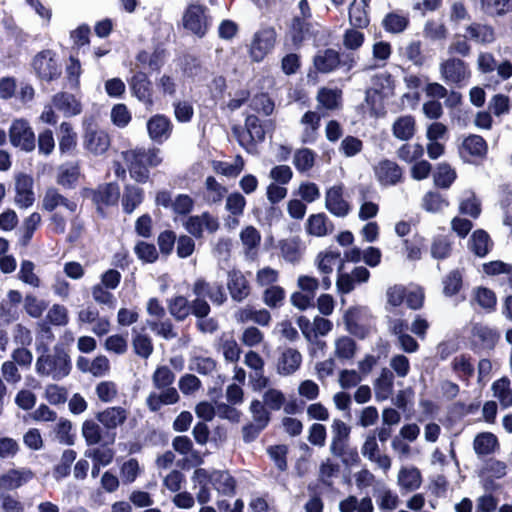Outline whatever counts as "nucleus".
I'll use <instances>...</instances> for the list:
<instances>
[{
	"instance_id": "f257e3e1",
	"label": "nucleus",
	"mask_w": 512,
	"mask_h": 512,
	"mask_svg": "<svg viewBox=\"0 0 512 512\" xmlns=\"http://www.w3.org/2000/svg\"><path fill=\"white\" fill-rule=\"evenodd\" d=\"M35 369L40 376L60 380L70 373V357L63 347L56 345L52 353L42 354L37 358Z\"/></svg>"
},
{
	"instance_id": "f03ea898",
	"label": "nucleus",
	"mask_w": 512,
	"mask_h": 512,
	"mask_svg": "<svg viewBox=\"0 0 512 512\" xmlns=\"http://www.w3.org/2000/svg\"><path fill=\"white\" fill-rule=\"evenodd\" d=\"M8 136L11 145L23 152H32L36 147L35 133L28 120L24 118L12 120Z\"/></svg>"
},
{
	"instance_id": "7ed1b4c3",
	"label": "nucleus",
	"mask_w": 512,
	"mask_h": 512,
	"mask_svg": "<svg viewBox=\"0 0 512 512\" xmlns=\"http://www.w3.org/2000/svg\"><path fill=\"white\" fill-rule=\"evenodd\" d=\"M32 67L37 76L45 81H52L61 75L57 54L50 49L38 52L33 58Z\"/></svg>"
},
{
	"instance_id": "20e7f679",
	"label": "nucleus",
	"mask_w": 512,
	"mask_h": 512,
	"mask_svg": "<svg viewBox=\"0 0 512 512\" xmlns=\"http://www.w3.org/2000/svg\"><path fill=\"white\" fill-rule=\"evenodd\" d=\"M277 33L273 27H263L258 30L250 43L249 55L255 62L262 61L274 48Z\"/></svg>"
},
{
	"instance_id": "39448f33",
	"label": "nucleus",
	"mask_w": 512,
	"mask_h": 512,
	"mask_svg": "<svg viewBox=\"0 0 512 512\" xmlns=\"http://www.w3.org/2000/svg\"><path fill=\"white\" fill-rule=\"evenodd\" d=\"M355 61L353 57H347L341 60L338 51L327 48L319 50L313 58V66L319 73H330L333 72L340 65L346 66L347 70L353 68Z\"/></svg>"
},
{
	"instance_id": "423d86ee",
	"label": "nucleus",
	"mask_w": 512,
	"mask_h": 512,
	"mask_svg": "<svg viewBox=\"0 0 512 512\" xmlns=\"http://www.w3.org/2000/svg\"><path fill=\"white\" fill-rule=\"evenodd\" d=\"M128 414V411L121 406L107 407L96 414V420L106 431L108 443L115 441V430L126 422Z\"/></svg>"
},
{
	"instance_id": "0eeeda50",
	"label": "nucleus",
	"mask_w": 512,
	"mask_h": 512,
	"mask_svg": "<svg viewBox=\"0 0 512 512\" xmlns=\"http://www.w3.org/2000/svg\"><path fill=\"white\" fill-rule=\"evenodd\" d=\"M439 72L442 80L447 84L460 85L470 77L467 63L456 57L442 60L439 63Z\"/></svg>"
},
{
	"instance_id": "6e6552de",
	"label": "nucleus",
	"mask_w": 512,
	"mask_h": 512,
	"mask_svg": "<svg viewBox=\"0 0 512 512\" xmlns=\"http://www.w3.org/2000/svg\"><path fill=\"white\" fill-rule=\"evenodd\" d=\"M186 231L196 238L203 236V231L215 233L219 229V221L209 212L200 215L190 216L183 222Z\"/></svg>"
},
{
	"instance_id": "1a4fd4ad",
	"label": "nucleus",
	"mask_w": 512,
	"mask_h": 512,
	"mask_svg": "<svg viewBox=\"0 0 512 512\" xmlns=\"http://www.w3.org/2000/svg\"><path fill=\"white\" fill-rule=\"evenodd\" d=\"M122 157L127 165L130 176L137 182H146L149 178V170L144 164L145 150L131 149L122 152Z\"/></svg>"
},
{
	"instance_id": "9d476101",
	"label": "nucleus",
	"mask_w": 512,
	"mask_h": 512,
	"mask_svg": "<svg viewBox=\"0 0 512 512\" xmlns=\"http://www.w3.org/2000/svg\"><path fill=\"white\" fill-rule=\"evenodd\" d=\"M83 146L94 155H102L110 147V137L103 129L88 126L83 135Z\"/></svg>"
},
{
	"instance_id": "9b49d317",
	"label": "nucleus",
	"mask_w": 512,
	"mask_h": 512,
	"mask_svg": "<svg viewBox=\"0 0 512 512\" xmlns=\"http://www.w3.org/2000/svg\"><path fill=\"white\" fill-rule=\"evenodd\" d=\"M325 208L336 217H345L349 214L351 207L344 198V186L334 185L325 193Z\"/></svg>"
},
{
	"instance_id": "f8f14e48",
	"label": "nucleus",
	"mask_w": 512,
	"mask_h": 512,
	"mask_svg": "<svg viewBox=\"0 0 512 512\" xmlns=\"http://www.w3.org/2000/svg\"><path fill=\"white\" fill-rule=\"evenodd\" d=\"M373 171L376 180L382 186H394L401 182L403 176L401 167L389 159L379 161Z\"/></svg>"
},
{
	"instance_id": "ddd939ff",
	"label": "nucleus",
	"mask_w": 512,
	"mask_h": 512,
	"mask_svg": "<svg viewBox=\"0 0 512 512\" xmlns=\"http://www.w3.org/2000/svg\"><path fill=\"white\" fill-rule=\"evenodd\" d=\"M362 455L369 461L374 462L384 472L391 468V458L386 454L380 453V448L375 433H368L361 446Z\"/></svg>"
},
{
	"instance_id": "4468645a",
	"label": "nucleus",
	"mask_w": 512,
	"mask_h": 512,
	"mask_svg": "<svg viewBox=\"0 0 512 512\" xmlns=\"http://www.w3.org/2000/svg\"><path fill=\"white\" fill-rule=\"evenodd\" d=\"M183 25L193 34L203 36L207 30V17L204 7L196 4L190 5L183 15Z\"/></svg>"
},
{
	"instance_id": "2eb2a0df",
	"label": "nucleus",
	"mask_w": 512,
	"mask_h": 512,
	"mask_svg": "<svg viewBox=\"0 0 512 512\" xmlns=\"http://www.w3.org/2000/svg\"><path fill=\"white\" fill-rule=\"evenodd\" d=\"M146 127L149 138L161 144L170 137L173 125L168 117L156 114L147 121Z\"/></svg>"
},
{
	"instance_id": "dca6fc26",
	"label": "nucleus",
	"mask_w": 512,
	"mask_h": 512,
	"mask_svg": "<svg viewBox=\"0 0 512 512\" xmlns=\"http://www.w3.org/2000/svg\"><path fill=\"white\" fill-rule=\"evenodd\" d=\"M92 200L97 206V211L104 216V206H112L117 204L120 196V189L117 184L108 183L100 185L92 192Z\"/></svg>"
},
{
	"instance_id": "f3484780",
	"label": "nucleus",
	"mask_w": 512,
	"mask_h": 512,
	"mask_svg": "<svg viewBox=\"0 0 512 512\" xmlns=\"http://www.w3.org/2000/svg\"><path fill=\"white\" fill-rule=\"evenodd\" d=\"M15 203L20 208H28L34 202L33 178L25 173L15 176Z\"/></svg>"
},
{
	"instance_id": "a211bd4d",
	"label": "nucleus",
	"mask_w": 512,
	"mask_h": 512,
	"mask_svg": "<svg viewBox=\"0 0 512 512\" xmlns=\"http://www.w3.org/2000/svg\"><path fill=\"white\" fill-rule=\"evenodd\" d=\"M227 288L231 298L236 302H242L250 294V286L244 274L237 269L227 273Z\"/></svg>"
},
{
	"instance_id": "6ab92c4d",
	"label": "nucleus",
	"mask_w": 512,
	"mask_h": 512,
	"mask_svg": "<svg viewBox=\"0 0 512 512\" xmlns=\"http://www.w3.org/2000/svg\"><path fill=\"white\" fill-rule=\"evenodd\" d=\"M34 472L29 468H15L0 475V489L15 490L34 478Z\"/></svg>"
},
{
	"instance_id": "aec40b11",
	"label": "nucleus",
	"mask_w": 512,
	"mask_h": 512,
	"mask_svg": "<svg viewBox=\"0 0 512 512\" xmlns=\"http://www.w3.org/2000/svg\"><path fill=\"white\" fill-rule=\"evenodd\" d=\"M192 291L197 297H203L205 295L208 296L212 303L218 306L224 304L227 300L224 287L221 283L211 285L202 278H199L194 282Z\"/></svg>"
},
{
	"instance_id": "412c9836",
	"label": "nucleus",
	"mask_w": 512,
	"mask_h": 512,
	"mask_svg": "<svg viewBox=\"0 0 512 512\" xmlns=\"http://www.w3.org/2000/svg\"><path fill=\"white\" fill-rule=\"evenodd\" d=\"M301 363V353L294 348H287L277 359L276 371L281 376H290L300 368Z\"/></svg>"
},
{
	"instance_id": "4be33fe9",
	"label": "nucleus",
	"mask_w": 512,
	"mask_h": 512,
	"mask_svg": "<svg viewBox=\"0 0 512 512\" xmlns=\"http://www.w3.org/2000/svg\"><path fill=\"white\" fill-rule=\"evenodd\" d=\"M422 474L414 466H404L397 474V485L403 492H414L422 485Z\"/></svg>"
},
{
	"instance_id": "5701e85b",
	"label": "nucleus",
	"mask_w": 512,
	"mask_h": 512,
	"mask_svg": "<svg viewBox=\"0 0 512 512\" xmlns=\"http://www.w3.org/2000/svg\"><path fill=\"white\" fill-rule=\"evenodd\" d=\"M160 392H152L146 399V405L152 412H156L164 405H173L180 399L176 388L170 386L158 389Z\"/></svg>"
},
{
	"instance_id": "b1692460",
	"label": "nucleus",
	"mask_w": 512,
	"mask_h": 512,
	"mask_svg": "<svg viewBox=\"0 0 512 512\" xmlns=\"http://www.w3.org/2000/svg\"><path fill=\"white\" fill-rule=\"evenodd\" d=\"M59 206L65 207L72 213L77 210V204L61 195L56 188H47L42 199V208L51 212Z\"/></svg>"
},
{
	"instance_id": "393cba45",
	"label": "nucleus",
	"mask_w": 512,
	"mask_h": 512,
	"mask_svg": "<svg viewBox=\"0 0 512 512\" xmlns=\"http://www.w3.org/2000/svg\"><path fill=\"white\" fill-rule=\"evenodd\" d=\"M81 434L88 446L108 443V437L103 426L93 419H87L82 423Z\"/></svg>"
},
{
	"instance_id": "a878e982",
	"label": "nucleus",
	"mask_w": 512,
	"mask_h": 512,
	"mask_svg": "<svg viewBox=\"0 0 512 512\" xmlns=\"http://www.w3.org/2000/svg\"><path fill=\"white\" fill-rule=\"evenodd\" d=\"M394 373L389 368H382L379 377L375 380L374 391L377 401L387 400L393 393Z\"/></svg>"
},
{
	"instance_id": "bb28decb",
	"label": "nucleus",
	"mask_w": 512,
	"mask_h": 512,
	"mask_svg": "<svg viewBox=\"0 0 512 512\" xmlns=\"http://www.w3.org/2000/svg\"><path fill=\"white\" fill-rule=\"evenodd\" d=\"M498 339V334L485 325L475 324L472 328V342L482 349H493Z\"/></svg>"
},
{
	"instance_id": "cd10ccee",
	"label": "nucleus",
	"mask_w": 512,
	"mask_h": 512,
	"mask_svg": "<svg viewBox=\"0 0 512 512\" xmlns=\"http://www.w3.org/2000/svg\"><path fill=\"white\" fill-rule=\"evenodd\" d=\"M306 232L315 237H324L333 231V225L324 213L312 214L305 225Z\"/></svg>"
},
{
	"instance_id": "c85d7f7f",
	"label": "nucleus",
	"mask_w": 512,
	"mask_h": 512,
	"mask_svg": "<svg viewBox=\"0 0 512 512\" xmlns=\"http://www.w3.org/2000/svg\"><path fill=\"white\" fill-rule=\"evenodd\" d=\"M487 150L486 141L481 136L472 134L463 140L460 154L463 158L468 156L482 158L486 155Z\"/></svg>"
},
{
	"instance_id": "c756f323",
	"label": "nucleus",
	"mask_w": 512,
	"mask_h": 512,
	"mask_svg": "<svg viewBox=\"0 0 512 512\" xmlns=\"http://www.w3.org/2000/svg\"><path fill=\"white\" fill-rule=\"evenodd\" d=\"M357 353V344L349 336H340L334 341V359L341 362H347L354 359Z\"/></svg>"
},
{
	"instance_id": "7c9ffc66",
	"label": "nucleus",
	"mask_w": 512,
	"mask_h": 512,
	"mask_svg": "<svg viewBox=\"0 0 512 512\" xmlns=\"http://www.w3.org/2000/svg\"><path fill=\"white\" fill-rule=\"evenodd\" d=\"M416 131V121L411 115L398 117L392 125V133L395 138L401 141L411 139Z\"/></svg>"
},
{
	"instance_id": "2f4dec72",
	"label": "nucleus",
	"mask_w": 512,
	"mask_h": 512,
	"mask_svg": "<svg viewBox=\"0 0 512 512\" xmlns=\"http://www.w3.org/2000/svg\"><path fill=\"white\" fill-rule=\"evenodd\" d=\"M374 497L380 510L393 511L398 508L400 498L396 492L382 485L374 491Z\"/></svg>"
},
{
	"instance_id": "473e14b6",
	"label": "nucleus",
	"mask_w": 512,
	"mask_h": 512,
	"mask_svg": "<svg viewBox=\"0 0 512 512\" xmlns=\"http://www.w3.org/2000/svg\"><path fill=\"white\" fill-rule=\"evenodd\" d=\"M131 88L139 101L150 107L153 105L150 81L145 74H136L132 79Z\"/></svg>"
},
{
	"instance_id": "72a5a7b5",
	"label": "nucleus",
	"mask_w": 512,
	"mask_h": 512,
	"mask_svg": "<svg viewBox=\"0 0 512 512\" xmlns=\"http://www.w3.org/2000/svg\"><path fill=\"white\" fill-rule=\"evenodd\" d=\"M493 397L503 408L512 406V389L510 379L506 376L494 381L491 386Z\"/></svg>"
},
{
	"instance_id": "f704fd0d",
	"label": "nucleus",
	"mask_w": 512,
	"mask_h": 512,
	"mask_svg": "<svg viewBox=\"0 0 512 512\" xmlns=\"http://www.w3.org/2000/svg\"><path fill=\"white\" fill-rule=\"evenodd\" d=\"M473 448L478 456L492 454L498 448V439L491 432L479 433L474 438Z\"/></svg>"
},
{
	"instance_id": "c9c22d12",
	"label": "nucleus",
	"mask_w": 512,
	"mask_h": 512,
	"mask_svg": "<svg viewBox=\"0 0 512 512\" xmlns=\"http://www.w3.org/2000/svg\"><path fill=\"white\" fill-rule=\"evenodd\" d=\"M321 115L315 111H307L301 118L300 123L304 126L302 140L305 143L313 142L316 139L320 126Z\"/></svg>"
},
{
	"instance_id": "e433bc0d",
	"label": "nucleus",
	"mask_w": 512,
	"mask_h": 512,
	"mask_svg": "<svg viewBox=\"0 0 512 512\" xmlns=\"http://www.w3.org/2000/svg\"><path fill=\"white\" fill-rule=\"evenodd\" d=\"M371 91L378 94L381 98H389L393 96L395 83L390 74L381 73L375 75L371 80Z\"/></svg>"
},
{
	"instance_id": "4c0bfd02",
	"label": "nucleus",
	"mask_w": 512,
	"mask_h": 512,
	"mask_svg": "<svg viewBox=\"0 0 512 512\" xmlns=\"http://www.w3.org/2000/svg\"><path fill=\"white\" fill-rule=\"evenodd\" d=\"M170 315L176 321H184L191 314L189 300L183 295H176L167 301Z\"/></svg>"
},
{
	"instance_id": "58836bf2",
	"label": "nucleus",
	"mask_w": 512,
	"mask_h": 512,
	"mask_svg": "<svg viewBox=\"0 0 512 512\" xmlns=\"http://www.w3.org/2000/svg\"><path fill=\"white\" fill-rule=\"evenodd\" d=\"M52 101L54 106L65 116H74L81 112V104L69 93H58Z\"/></svg>"
},
{
	"instance_id": "ea45409f",
	"label": "nucleus",
	"mask_w": 512,
	"mask_h": 512,
	"mask_svg": "<svg viewBox=\"0 0 512 512\" xmlns=\"http://www.w3.org/2000/svg\"><path fill=\"white\" fill-rule=\"evenodd\" d=\"M210 483L215 490L224 495H232L235 491V480L226 471H213L211 473Z\"/></svg>"
},
{
	"instance_id": "a19ab883",
	"label": "nucleus",
	"mask_w": 512,
	"mask_h": 512,
	"mask_svg": "<svg viewBox=\"0 0 512 512\" xmlns=\"http://www.w3.org/2000/svg\"><path fill=\"white\" fill-rule=\"evenodd\" d=\"M341 96V90L323 87L319 89L316 96L318 107L327 110H335L340 106Z\"/></svg>"
},
{
	"instance_id": "79ce46f5",
	"label": "nucleus",
	"mask_w": 512,
	"mask_h": 512,
	"mask_svg": "<svg viewBox=\"0 0 512 512\" xmlns=\"http://www.w3.org/2000/svg\"><path fill=\"white\" fill-rule=\"evenodd\" d=\"M466 32L467 37L477 43L489 44L495 40L494 30L485 24L472 23L466 28Z\"/></svg>"
},
{
	"instance_id": "37998d69",
	"label": "nucleus",
	"mask_w": 512,
	"mask_h": 512,
	"mask_svg": "<svg viewBox=\"0 0 512 512\" xmlns=\"http://www.w3.org/2000/svg\"><path fill=\"white\" fill-rule=\"evenodd\" d=\"M219 350L221 351L225 361L230 363H237L241 356V347L237 341L229 336L222 337L219 342Z\"/></svg>"
},
{
	"instance_id": "c03bdc74",
	"label": "nucleus",
	"mask_w": 512,
	"mask_h": 512,
	"mask_svg": "<svg viewBox=\"0 0 512 512\" xmlns=\"http://www.w3.org/2000/svg\"><path fill=\"white\" fill-rule=\"evenodd\" d=\"M456 171L447 163L437 165L434 172V184L437 187L447 189L456 179Z\"/></svg>"
},
{
	"instance_id": "a18cd8bd",
	"label": "nucleus",
	"mask_w": 512,
	"mask_h": 512,
	"mask_svg": "<svg viewBox=\"0 0 512 512\" xmlns=\"http://www.w3.org/2000/svg\"><path fill=\"white\" fill-rule=\"evenodd\" d=\"M492 242L484 230H476L470 239V249L479 257H484L490 250Z\"/></svg>"
},
{
	"instance_id": "49530a36",
	"label": "nucleus",
	"mask_w": 512,
	"mask_h": 512,
	"mask_svg": "<svg viewBox=\"0 0 512 512\" xmlns=\"http://www.w3.org/2000/svg\"><path fill=\"white\" fill-rule=\"evenodd\" d=\"M448 201L437 192H427L421 201V207L428 213H440L448 207Z\"/></svg>"
},
{
	"instance_id": "de8ad7c7",
	"label": "nucleus",
	"mask_w": 512,
	"mask_h": 512,
	"mask_svg": "<svg viewBox=\"0 0 512 512\" xmlns=\"http://www.w3.org/2000/svg\"><path fill=\"white\" fill-rule=\"evenodd\" d=\"M240 240L246 254L257 250L261 242V235L254 226H246L240 232Z\"/></svg>"
},
{
	"instance_id": "09e8293b",
	"label": "nucleus",
	"mask_w": 512,
	"mask_h": 512,
	"mask_svg": "<svg viewBox=\"0 0 512 512\" xmlns=\"http://www.w3.org/2000/svg\"><path fill=\"white\" fill-rule=\"evenodd\" d=\"M249 411L252 415L253 422L259 428H265L270 422L269 409L258 399L251 401Z\"/></svg>"
},
{
	"instance_id": "8fccbe9b",
	"label": "nucleus",
	"mask_w": 512,
	"mask_h": 512,
	"mask_svg": "<svg viewBox=\"0 0 512 512\" xmlns=\"http://www.w3.org/2000/svg\"><path fill=\"white\" fill-rule=\"evenodd\" d=\"M286 401L285 394L277 388H268L262 394V403L273 411L282 409Z\"/></svg>"
},
{
	"instance_id": "3c124183",
	"label": "nucleus",
	"mask_w": 512,
	"mask_h": 512,
	"mask_svg": "<svg viewBox=\"0 0 512 512\" xmlns=\"http://www.w3.org/2000/svg\"><path fill=\"white\" fill-rule=\"evenodd\" d=\"M459 212L474 219L480 215L481 204L472 191L465 192L463 199L459 203Z\"/></svg>"
},
{
	"instance_id": "603ef678",
	"label": "nucleus",
	"mask_w": 512,
	"mask_h": 512,
	"mask_svg": "<svg viewBox=\"0 0 512 512\" xmlns=\"http://www.w3.org/2000/svg\"><path fill=\"white\" fill-rule=\"evenodd\" d=\"M134 336L132 340V346L134 352L141 358L147 359L153 352V344L151 338L136 330H133Z\"/></svg>"
},
{
	"instance_id": "864d4df0",
	"label": "nucleus",
	"mask_w": 512,
	"mask_h": 512,
	"mask_svg": "<svg viewBox=\"0 0 512 512\" xmlns=\"http://www.w3.org/2000/svg\"><path fill=\"white\" fill-rule=\"evenodd\" d=\"M143 200L142 189L135 186H127L122 199V206L126 213H132Z\"/></svg>"
},
{
	"instance_id": "5fc2aeb1",
	"label": "nucleus",
	"mask_w": 512,
	"mask_h": 512,
	"mask_svg": "<svg viewBox=\"0 0 512 512\" xmlns=\"http://www.w3.org/2000/svg\"><path fill=\"white\" fill-rule=\"evenodd\" d=\"M205 188V199L209 204L220 202L226 193V188L212 176L206 178Z\"/></svg>"
},
{
	"instance_id": "6e6d98bb",
	"label": "nucleus",
	"mask_w": 512,
	"mask_h": 512,
	"mask_svg": "<svg viewBox=\"0 0 512 512\" xmlns=\"http://www.w3.org/2000/svg\"><path fill=\"white\" fill-rule=\"evenodd\" d=\"M397 157L407 163L419 160L424 154V148L419 143L403 144L396 152Z\"/></svg>"
},
{
	"instance_id": "4d7b16f0",
	"label": "nucleus",
	"mask_w": 512,
	"mask_h": 512,
	"mask_svg": "<svg viewBox=\"0 0 512 512\" xmlns=\"http://www.w3.org/2000/svg\"><path fill=\"white\" fill-rule=\"evenodd\" d=\"M473 299L480 307L488 311L494 310L497 302L495 293L486 287L476 288L473 291Z\"/></svg>"
},
{
	"instance_id": "13d9d810",
	"label": "nucleus",
	"mask_w": 512,
	"mask_h": 512,
	"mask_svg": "<svg viewBox=\"0 0 512 512\" xmlns=\"http://www.w3.org/2000/svg\"><path fill=\"white\" fill-rule=\"evenodd\" d=\"M340 253L334 251H325L320 252L315 260L316 266L318 270L325 274L329 275L333 271V267L335 263L339 260Z\"/></svg>"
},
{
	"instance_id": "bf43d9fd",
	"label": "nucleus",
	"mask_w": 512,
	"mask_h": 512,
	"mask_svg": "<svg viewBox=\"0 0 512 512\" xmlns=\"http://www.w3.org/2000/svg\"><path fill=\"white\" fill-rule=\"evenodd\" d=\"M175 380V374L168 366H159L152 375V383L156 389L170 387Z\"/></svg>"
},
{
	"instance_id": "052dcab7",
	"label": "nucleus",
	"mask_w": 512,
	"mask_h": 512,
	"mask_svg": "<svg viewBox=\"0 0 512 512\" xmlns=\"http://www.w3.org/2000/svg\"><path fill=\"white\" fill-rule=\"evenodd\" d=\"M34 270L35 265L31 261L24 260L21 263L18 277L23 283L38 288L41 285V280Z\"/></svg>"
},
{
	"instance_id": "680f3d73",
	"label": "nucleus",
	"mask_w": 512,
	"mask_h": 512,
	"mask_svg": "<svg viewBox=\"0 0 512 512\" xmlns=\"http://www.w3.org/2000/svg\"><path fill=\"white\" fill-rule=\"evenodd\" d=\"M148 326L156 335L165 340H171L177 337L174 325L169 319L162 321H148Z\"/></svg>"
},
{
	"instance_id": "e2e57ef3",
	"label": "nucleus",
	"mask_w": 512,
	"mask_h": 512,
	"mask_svg": "<svg viewBox=\"0 0 512 512\" xmlns=\"http://www.w3.org/2000/svg\"><path fill=\"white\" fill-rule=\"evenodd\" d=\"M349 22L353 27L358 28H364L369 23L366 9L357 0H354L350 5Z\"/></svg>"
},
{
	"instance_id": "0e129e2a",
	"label": "nucleus",
	"mask_w": 512,
	"mask_h": 512,
	"mask_svg": "<svg viewBox=\"0 0 512 512\" xmlns=\"http://www.w3.org/2000/svg\"><path fill=\"white\" fill-rule=\"evenodd\" d=\"M285 299V290L278 286H270L263 292L262 300L270 308L280 307Z\"/></svg>"
},
{
	"instance_id": "69168bd1",
	"label": "nucleus",
	"mask_w": 512,
	"mask_h": 512,
	"mask_svg": "<svg viewBox=\"0 0 512 512\" xmlns=\"http://www.w3.org/2000/svg\"><path fill=\"white\" fill-rule=\"evenodd\" d=\"M246 207V199L239 192H233L226 197L225 210L229 215L242 216Z\"/></svg>"
},
{
	"instance_id": "338daca9",
	"label": "nucleus",
	"mask_w": 512,
	"mask_h": 512,
	"mask_svg": "<svg viewBox=\"0 0 512 512\" xmlns=\"http://www.w3.org/2000/svg\"><path fill=\"white\" fill-rule=\"evenodd\" d=\"M293 163L298 171L306 172L314 166L315 154L310 149H300L295 152Z\"/></svg>"
},
{
	"instance_id": "774afa93",
	"label": "nucleus",
	"mask_w": 512,
	"mask_h": 512,
	"mask_svg": "<svg viewBox=\"0 0 512 512\" xmlns=\"http://www.w3.org/2000/svg\"><path fill=\"white\" fill-rule=\"evenodd\" d=\"M462 287V274L459 270L450 271L443 279V293L448 296L456 295Z\"/></svg>"
}]
</instances>
